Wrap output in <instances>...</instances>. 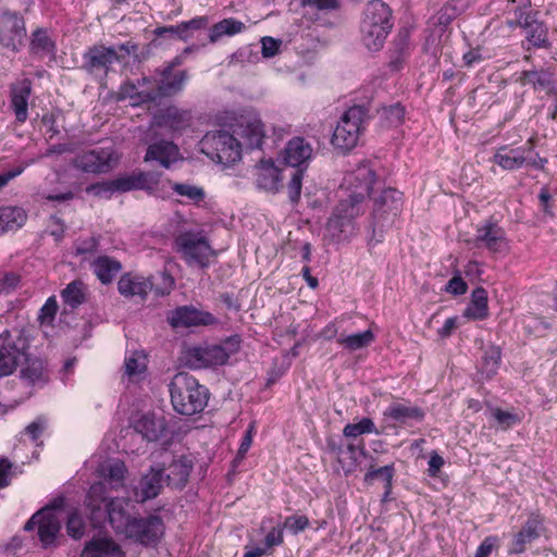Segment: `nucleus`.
Returning <instances> with one entry per match:
<instances>
[{
	"instance_id": "f257e3e1",
	"label": "nucleus",
	"mask_w": 557,
	"mask_h": 557,
	"mask_svg": "<svg viewBox=\"0 0 557 557\" xmlns=\"http://www.w3.org/2000/svg\"><path fill=\"white\" fill-rule=\"evenodd\" d=\"M375 182V172L369 162L360 163L343 177L339 201L327 221V232L337 242L357 234L356 218L363 213L362 203Z\"/></svg>"
},
{
	"instance_id": "f03ea898",
	"label": "nucleus",
	"mask_w": 557,
	"mask_h": 557,
	"mask_svg": "<svg viewBox=\"0 0 557 557\" xmlns=\"http://www.w3.org/2000/svg\"><path fill=\"white\" fill-rule=\"evenodd\" d=\"M180 63V59L175 58L172 63L158 73L157 77L144 76L136 82L124 83L120 87V98H128L134 106H138L178 94L187 81L185 71H174V66Z\"/></svg>"
},
{
	"instance_id": "7ed1b4c3",
	"label": "nucleus",
	"mask_w": 557,
	"mask_h": 557,
	"mask_svg": "<svg viewBox=\"0 0 557 557\" xmlns=\"http://www.w3.org/2000/svg\"><path fill=\"white\" fill-rule=\"evenodd\" d=\"M106 484L98 482L89 487L86 506L89 509L90 520L94 524H99L102 520L109 519L112 528L120 534L126 533L134 518L126 511L125 507L128 500L124 498H114L110 502L106 496Z\"/></svg>"
},
{
	"instance_id": "20e7f679",
	"label": "nucleus",
	"mask_w": 557,
	"mask_h": 557,
	"mask_svg": "<svg viewBox=\"0 0 557 557\" xmlns=\"http://www.w3.org/2000/svg\"><path fill=\"white\" fill-rule=\"evenodd\" d=\"M393 27V12L386 2H368L360 24L361 41L369 51H379Z\"/></svg>"
},
{
	"instance_id": "39448f33",
	"label": "nucleus",
	"mask_w": 557,
	"mask_h": 557,
	"mask_svg": "<svg viewBox=\"0 0 557 557\" xmlns=\"http://www.w3.org/2000/svg\"><path fill=\"white\" fill-rule=\"evenodd\" d=\"M169 389L173 408L181 414L193 416L202 411L207 405V388L187 373L175 374Z\"/></svg>"
},
{
	"instance_id": "423d86ee",
	"label": "nucleus",
	"mask_w": 557,
	"mask_h": 557,
	"mask_svg": "<svg viewBox=\"0 0 557 557\" xmlns=\"http://www.w3.org/2000/svg\"><path fill=\"white\" fill-rule=\"evenodd\" d=\"M369 122L368 109L363 106H354L341 116L334 129L331 143L334 148L347 152L354 149L366 131Z\"/></svg>"
},
{
	"instance_id": "0eeeda50",
	"label": "nucleus",
	"mask_w": 557,
	"mask_h": 557,
	"mask_svg": "<svg viewBox=\"0 0 557 557\" xmlns=\"http://www.w3.org/2000/svg\"><path fill=\"white\" fill-rule=\"evenodd\" d=\"M239 349V341L230 338L223 345L187 347L182 351V362L190 369L225 364Z\"/></svg>"
},
{
	"instance_id": "6e6552de",
	"label": "nucleus",
	"mask_w": 557,
	"mask_h": 557,
	"mask_svg": "<svg viewBox=\"0 0 557 557\" xmlns=\"http://www.w3.org/2000/svg\"><path fill=\"white\" fill-rule=\"evenodd\" d=\"M200 146L212 161L224 165L234 164L242 158L243 144L232 132H209L200 140Z\"/></svg>"
},
{
	"instance_id": "1a4fd4ad",
	"label": "nucleus",
	"mask_w": 557,
	"mask_h": 557,
	"mask_svg": "<svg viewBox=\"0 0 557 557\" xmlns=\"http://www.w3.org/2000/svg\"><path fill=\"white\" fill-rule=\"evenodd\" d=\"M228 126L234 136L242 141L243 148H261L265 131L259 113L253 110H245L235 114Z\"/></svg>"
},
{
	"instance_id": "9d476101",
	"label": "nucleus",
	"mask_w": 557,
	"mask_h": 557,
	"mask_svg": "<svg viewBox=\"0 0 557 557\" xmlns=\"http://www.w3.org/2000/svg\"><path fill=\"white\" fill-rule=\"evenodd\" d=\"M119 161V154L112 146L96 147L78 151L71 160V165L87 174L110 172Z\"/></svg>"
},
{
	"instance_id": "9b49d317",
	"label": "nucleus",
	"mask_w": 557,
	"mask_h": 557,
	"mask_svg": "<svg viewBox=\"0 0 557 557\" xmlns=\"http://www.w3.org/2000/svg\"><path fill=\"white\" fill-rule=\"evenodd\" d=\"M27 348V338L20 330L4 331L0 334V376L14 372L25 357Z\"/></svg>"
},
{
	"instance_id": "f8f14e48",
	"label": "nucleus",
	"mask_w": 557,
	"mask_h": 557,
	"mask_svg": "<svg viewBox=\"0 0 557 557\" xmlns=\"http://www.w3.org/2000/svg\"><path fill=\"white\" fill-rule=\"evenodd\" d=\"M175 245L189 265L206 268L214 255L202 232H184L175 238Z\"/></svg>"
},
{
	"instance_id": "ddd939ff",
	"label": "nucleus",
	"mask_w": 557,
	"mask_h": 557,
	"mask_svg": "<svg viewBox=\"0 0 557 557\" xmlns=\"http://www.w3.org/2000/svg\"><path fill=\"white\" fill-rule=\"evenodd\" d=\"M37 527V535L45 549L58 546L61 530V519L54 509L46 508L36 512L25 524L29 531Z\"/></svg>"
},
{
	"instance_id": "4468645a",
	"label": "nucleus",
	"mask_w": 557,
	"mask_h": 557,
	"mask_svg": "<svg viewBox=\"0 0 557 557\" xmlns=\"http://www.w3.org/2000/svg\"><path fill=\"white\" fill-rule=\"evenodd\" d=\"M539 12L535 11L531 2H524L515 11V18L508 23L510 26H519L527 29V38L534 47L543 48L547 46V29L537 21Z\"/></svg>"
},
{
	"instance_id": "2eb2a0df",
	"label": "nucleus",
	"mask_w": 557,
	"mask_h": 557,
	"mask_svg": "<svg viewBox=\"0 0 557 557\" xmlns=\"http://www.w3.org/2000/svg\"><path fill=\"white\" fill-rule=\"evenodd\" d=\"M26 27L23 16L15 12H3L0 15V45L17 52L24 45Z\"/></svg>"
},
{
	"instance_id": "dca6fc26",
	"label": "nucleus",
	"mask_w": 557,
	"mask_h": 557,
	"mask_svg": "<svg viewBox=\"0 0 557 557\" xmlns=\"http://www.w3.org/2000/svg\"><path fill=\"white\" fill-rule=\"evenodd\" d=\"M119 61H121V57L117 54L115 47H106L103 45H95L88 48L83 55L84 69L94 75H106L110 66Z\"/></svg>"
},
{
	"instance_id": "f3484780",
	"label": "nucleus",
	"mask_w": 557,
	"mask_h": 557,
	"mask_svg": "<svg viewBox=\"0 0 557 557\" xmlns=\"http://www.w3.org/2000/svg\"><path fill=\"white\" fill-rule=\"evenodd\" d=\"M163 522L157 516L138 519L134 518V521L131 527H128L125 536L144 545H153L163 534Z\"/></svg>"
},
{
	"instance_id": "a211bd4d",
	"label": "nucleus",
	"mask_w": 557,
	"mask_h": 557,
	"mask_svg": "<svg viewBox=\"0 0 557 557\" xmlns=\"http://www.w3.org/2000/svg\"><path fill=\"white\" fill-rule=\"evenodd\" d=\"M403 207V194L395 188H385L374 199L373 219L376 224L392 222Z\"/></svg>"
},
{
	"instance_id": "6ab92c4d",
	"label": "nucleus",
	"mask_w": 557,
	"mask_h": 557,
	"mask_svg": "<svg viewBox=\"0 0 557 557\" xmlns=\"http://www.w3.org/2000/svg\"><path fill=\"white\" fill-rule=\"evenodd\" d=\"M473 244L476 248H485L492 253H506L509 250L504 228L495 223L479 226Z\"/></svg>"
},
{
	"instance_id": "aec40b11",
	"label": "nucleus",
	"mask_w": 557,
	"mask_h": 557,
	"mask_svg": "<svg viewBox=\"0 0 557 557\" xmlns=\"http://www.w3.org/2000/svg\"><path fill=\"white\" fill-rule=\"evenodd\" d=\"M159 466L164 468L168 485L175 488L185 486L193 467L187 457L176 458L169 451L162 453V462Z\"/></svg>"
},
{
	"instance_id": "412c9836",
	"label": "nucleus",
	"mask_w": 557,
	"mask_h": 557,
	"mask_svg": "<svg viewBox=\"0 0 557 557\" xmlns=\"http://www.w3.org/2000/svg\"><path fill=\"white\" fill-rule=\"evenodd\" d=\"M544 532V518L539 513H531L521 530L513 536L510 554H522L529 544L537 540Z\"/></svg>"
},
{
	"instance_id": "4be33fe9",
	"label": "nucleus",
	"mask_w": 557,
	"mask_h": 557,
	"mask_svg": "<svg viewBox=\"0 0 557 557\" xmlns=\"http://www.w3.org/2000/svg\"><path fill=\"white\" fill-rule=\"evenodd\" d=\"M164 468L158 465L151 466L149 471L144 474L135 487L136 502L144 503L157 497L163 486Z\"/></svg>"
},
{
	"instance_id": "5701e85b",
	"label": "nucleus",
	"mask_w": 557,
	"mask_h": 557,
	"mask_svg": "<svg viewBox=\"0 0 557 557\" xmlns=\"http://www.w3.org/2000/svg\"><path fill=\"white\" fill-rule=\"evenodd\" d=\"M32 94V82L27 78L18 81L11 86L10 106L16 121L23 123L28 117V100Z\"/></svg>"
},
{
	"instance_id": "b1692460",
	"label": "nucleus",
	"mask_w": 557,
	"mask_h": 557,
	"mask_svg": "<svg viewBox=\"0 0 557 557\" xmlns=\"http://www.w3.org/2000/svg\"><path fill=\"white\" fill-rule=\"evenodd\" d=\"M311 144L302 137L292 138L283 150V160L293 168H299L312 157Z\"/></svg>"
},
{
	"instance_id": "393cba45",
	"label": "nucleus",
	"mask_w": 557,
	"mask_h": 557,
	"mask_svg": "<svg viewBox=\"0 0 557 557\" xmlns=\"http://www.w3.org/2000/svg\"><path fill=\"white\" fill-rule=\"evenodd\" d=\"M213 317L209 312H203L188 306L178 307L169 318L170 324L174 327L207 325L211 323Z\"/></svg>"
},
{
	"instance_id": "a878e982",
	"label": "nucleus",
	"mask_w": 557,
	"mask_h": 557,
	"mask_svg": "<svg viewBox=\"0 0 557 557\" xmlns=\"http://www.w3.org/2000/svg\"><path fill=\"white\" fill-rule=\"evenodd\" d=\"M21 379L29 385H44L48 381V370L45 362L27 354L18 364Z\"/></svg>"
},
{
	"instance_id": "bb28decb",
	"label": "nucleus",
	"mask_w": 557,
	"mask_h": 557,
	"mask_svg": "<svg viewBox=\"0 0 557 557\" xmlns=\"http://www.w3.org/2000/svg\"><path fill=\"white\" fill-rule=\"evenodd\" d=\"M282 174L273 161H261L257 166L256 183L260 189L277 193L282 187Z\"/></svg>"
},
{
	"instance_id": "cd10ccee",
	"label": "nucleus",
	"mask_w": 557,
	"mask_h": 557,
	"mask_svg": "<svg viewBox=\"0 0 557 557\" xmlns=\"http://www.w3.org/2000/svg\"><path fill=\"white\" fill-rule=\"evenodd\" d=\"M384 417L397 424L411 425L412 422L422 421L424 412L419 407L406 403H393L384 411Z\"/></svg>"
},
{
	"instance_id": "c85d7f7f",
	"label": "nucleus",
	"mask_w": 557,
	"mask_h": 557,
	"mask_svg": "<svg viewBox=\"0 0 557 557\" xmlns=\"http://www.w3.org/2000/svg\"><path fill=\"white\" fill-rule=\"evenodd\" d=\"M528 160V154L522 147L509 148L502 146L493 156V162L506 171L521 169Z\"/></svg>"
},
{
	"instance_id": "c756f323",
	"label": "nucleus",
	"mask_w": 557,
	"mask_h": 557,
	"mask_svg": "<svg viewBox=\"0 0 557 557\" xmlns=\"http://www.w3.org/2000/svg\"><path fill=\"white\" fill-rule=\"evenodd\" d=\"M154 121L158 126L168 127L174 132H181L190 126L191 113L188 110L170 107L156 116Z\"/></svg>"
},
{
	"instance_id": "7c9ffc66",
	"label": "nucleus",
	"mask_w": 557,
	"mask_h": 557,
	"mask_svg": "<svg viewBox=\"0 0 557 557\" xmlns=\"http://www.w3.org/2000/svg\"><path fill=\"white\" fill-rule=\"evenodd\" d=\"M152 287L153 283L150 278L129 273L122 275L117 282L120 294L126 297L139 296L145 298Z\"/></svg>"
},
{
	"instance_id": "2f4dec72",
	"label": "nucleus",
	"mask_w": 557,
	"mask_h": 557,
	"mask_svg": "<svg viewBox=\"0 0 557 557\" xmlns=\"http://www.w3.org/2000/svg\"><path fill=\"white\" fill-rule=\"evenodd\" d=\"M81 557H123V553L112 539L98 536L86 543Z\"/></svg>"
},
{
	"instance_id": "473e14b6",
	"label": "nucleus",
	"mask_w": 557,
	"mask_h": 557,
	"mask_svg": "<svg viewBox=\"0 0 557 557\" xmlns=\"http://www.w3.org/2000/svg\"><path fill=\"white\" fill-rule=\"evenodd\" d=\"M135 431L149 442L157 441L165 431V420L162 416L144 414L136 421Z\"/></svg>"
},
{
	"instance_id": "72a5a7b5",
	"label": "nucleus",
	"mask_w": 557,
	"mask_h": 557,
	"mask_svg": "<svg viewBox=\"0 0 557 557\" xmlns=\"http://www.w3.org/2000/svg\"><path fill=\"white\" fill-rule=\"evenodd\" d=\"M178 148L172 141L162 140L148 147L145 160H156L164 168H170L178 159Z\"/></svg>"
},
{
	"instance_id": "f704fd0d",
	"label": "nucleus",
	"mask_w": 557,
	"mask_h": 557,
	"mask_svg": "<svg viewBox=\"0 0 557 557\" xmlns=\"http://www.w3.org/2000/svg\"><path fill=\"white\" fill-rule=\"evenodd\" d=\"M94 274L102 284H110L122 270V264L114 258L100 256L91 262Z\"/></svg>"
},
{
	"instance_id": "c9c22d12",
	"label": "nucleus",
	"mask_w": 557,
	"mask_h": 557,
	"mask_svg": "<svg viewBox=\"0 0 557 557\" xmlns=\"http://www.w3.org/2000/svg\"><path fill=\"white\" fill-rule=\"evenodd\" d=\"M29 51L40 58L54 54L55 41L47 28H37L32 33Z\"/></svg>"
},
{
	"instance_id": "e433bc0d",
	"label": "nucleus",
	"mask_w": 557,
	"mask_h": 557,
	"mask_svg": "<svg viewBox=\"0 0 557 557\" xmlns=\"http://www.w3.org/2000/svg\"><path fill=\"white\" fill-rule=\"evenodd\" d=\"M433 15L429 20L430 27H438V32H444L451 21L460 13V10L451 2H435L432 8Z\"/></svg>"
},
{
	"instance_id": "4c0bfd02",
	"label": "nucleus",
	"mask_w": 557,
	"mask_h": 557,
	"mask_svg": "<svg viewBox=\"0 0 557 557\" xmlns=\"http://www.w3.org/2000/svg\"><path fill=\"white\" fill-rule=\"evenodd\" d=\"M98 472L113 488H117L124 484L126 467L123 461L112 459L102 462L98 468Z\"/></svg>"
},
{
	"instance_id": "58836bf2",
	"label": "nucleus",
	"mask_w": 557,
	"mask_h": 557,
	"mask_svg": "<svg viewBox=\"0 0 557 557\" xmlns=\"http://www.w3.org/2000/svg\"><path fill=\"white\" fill-rule=\"evenodd\" d=\"M27 219L26 212L18 207L0 209V235L22 227Z\"/></svg>"
},
{
	"instance_id": "ea45409f",
	"label": "nucleus",
	"mask_w": 557,
	"mask_h": 557,
	"mask_svg": "<svg viewBox=\"0 0 557 557\" xmlns=\"http://www.w3.org/2000/svg\"><path fill=\"white\" fill-rule=\"evenodd\" d=\"M488 315L487 293L478 287L472 292L471 301L465 310V317L472 320H484Z\"/></svg>"
},
{
	"instance_id": "a19ab883",
	"label": "nucleus",
	"mask_w": 557,
	"mask_h": 557,
	"mask_svg": "<svg viewBox=\"0 0 557 557\" xmlns=\"http://www.w3.org/2000/svg\"><path fill=\"white\" fill-rule=\"evenodd\" d=\"M375 339L371 330H366L360 333L344 335L337 337V343L348 351H356L370 346Z\"/></svg>"
},
{
	"instance_id": "79ce46f5",
	"label": "nucleus",
	"mask_w": 557,
	"mask_h": 557,
	"mask_svg": "<svg viewBox=\"0 0 557 557\" xmlns=\"http://www.w3.org/2000/svg\"><path fill=\"white\" fill-rule=\"evenodd\" d=\"M87 286L79 280L73 281L62 290L61 297L65 305L75 309L86 300Z\"/></svg>"
},
{
	"instance_id": "37998d69",
	"label": "nucleus",
	"mask_w": 557,
	"mask_h": 557,
	"mask_svg": "<svg viewBox=\"0 0 557 557\" xmlns=\"http://www.w3.org/2000/svg\"><path fill=\"white\" fill-rule=\"evenodd\" d=\"M245 28V24L235 18H225L219 23H215L209 34L211 42H216L223 36H234L239 34Z\"/></svg>"
},
{
	"instance_id": "c03bdc74",
	"label": "nucleus",
	"mask_w": 557,
	"mask_h": 557,
	"mask_svg": "<svg viewBox=\"0 0 557 557\" xmlns=\"http://www.w3.org/2000/svg\"><path fill=\"white\" fill-rule=\"evenodd\" d=\"M147 369L145 356L139 351H133L125 358L124 374L131 381H138Z\"/></svg>"
},
{
	"instance_id": "a18cd8bd",
	"label": "nucleus",
	"mask_w": 557,
	"mask_h": 557,
	"mask_svg": "<svg viewBox=\"0 0 557 557\" xmlns=\"http://www.w3.org/2000/svg\"><path fill=\"white\" fill-rule=\"evenodd\" d=\"M171 189L194 205H199L206 198V191L202 187L189 183H171Z\"/></svg>"
},
{
	"instance_id": "49530a36",
	"label": "nucleus",
	"mask_w": 557,
	"mask_h": 557,
	"mask_svg": "<svg viewBox=\"0 0 557 557\" xmlns=\"http://www.w3.org/2000/svg\"><path fill=\"white\" fill-rule=\"evenodd\" d=\"M207 25H208V18L200 16V17H196L190 21H187V22H183V23L178 24L177 26L158 28L157 34L162 35L164 33H172V34H177V36L180 38H186L187 37L186 33L189 29H200V28L206 27Z\"/></svg>"
},
{
	"instance_id": "de8ad7c7",
	"label": "nucleus",
	"mask_w": 557,
	"mask_h": 557,
	"mask_svg": "<svg viewBox=\"0 0 557 557\" xmlns=\"http://www.w3.org/2000/svg\"><path fill=\"white\" fill-rule=\"evenodd\" d=\"M394 476L393 465L384 466L377 469H371L364 476V481L372 483L374 480H382L385 483V493L383 500H386L392 491V480Z\"/></svg>"
},
{
	"instance_id": "09e8293b",
	"label": "nucleus",
	"mask_w": 557,
	"mask_h": 557,
	"mask_svg": "<svg viewBox=\"0 0 557 557\" xmlns=\"http://www.w3.org/2000/svg\"><path fill=\"white\" fill-rule=\"evenodd\" d=\"M146 178L144 174L119 177L113 181H110V186L112 187L113 193L115 191H128L132 189L143 188L145 185Z\"/></svg>"
},
{
	"instance_id": "8fccbe9b",
	"label": "nucleus",
	"mask_w": 557,
	"mask_h": 557,
	"mask_svg": "<svg viewBox=\"0 0 557 557\" xmlns=\"http://www.w3.org/2000/svg\"><path fill=\"white\" fill-rule=\"evenodd\" d=\"M346 437H357L362 434L375 433L377 430L374 422L370 418H363L358 423H349L343 431Z\"/></svg>"
},
{
	"instance_id": "3c124183",
	"label": "nucleus",
	"mask_w": 557,
	"mask_h": 557,
	"mask_svg": "<svg viewBox=\"0 0 557 557\" xmlns=\"http://www.w3.org/2000/svg\"><path fill=\"white\" fill-rule=\"evenodd\" d=\"M499 363L500 349L497 346H490L483 356L482 371L490 377L496 373Z\"/></svg>"
},
{
	"instance_id": "603ef678",
	"label": "nucleus",
	"mask_w": 557,
	"mask_h": 557,
	"mask_svg": "<svg viewBox=\"0 0 557 557\" xmlns=\"http://www.w3.org/2000/svg\"><path fill=\"white\" fill-rule=\"evenodd\" d=\"M86 524L82 517V515L78 512V510L72 511L66 521V532L69 536H71L74 540H79L85 534Z\"/></svg>"
},
{
	"instance_id": "864d4df0",
	"label": "nucleus",
	"mask_w": 557,
	"mask_h": 557,
	"mask_svg": "<svg viewBox=\"0 0 557 557\" xmlns=\"http://www.w3.org/2000/svg\"><path fill=\"white\" fill-rule=\"evenodd\" d=\"M381 117L387 126H398L404 122L405 108L400 103L384 107L381 111Z\"/></svg>"
},
{
	"instance_id": "5fc2aeb1",
	"label": "nucleus",
	"mask_w": 557,
	"mask_h": 557,
	"mask_svg": "<svg viewBox=\"0 0 557 557\" xmlns=\"http://www.w3.org/2000/svg\"><path fill=\"white\" fill-rule=\"evenodd\" d=\"M492 417L495 419L497 425L502 430H508L521 421L520 417L517 413L511 411H505L498 408L492 411Z\"/></svg>"
},
{
	"instance_id": "6e6d98bb",
	"label": "nucleus",
	"mask_w": 557,
	"mask_h": 557,
	"mask_svg": "<svg viewBox=\"0 0 557 557\" xmlns=\"http://www.w3.org/2000/svg\"><path fill=\"white\" fill-rule=\"evenodd\" d=\"M58 302L54 296L47 299L40 309L39 321L41 324L51 325L58 312Z\"/></svg>"
},
{
	"instance_id": "4d7b16f0",
	"label": "nucleus",
	"mask_w": 557,
	"mask_h": 557,
	"mask_svg": "<svg viewBox=\"0 0 557 557\" xmlns=\"http://www.w3.org/2000/svg\"><path fill=\"white\" fill-rule=\"evenodd\" d=\"M302 181V170L297 169L293 171L290 175V182L288 184V194L292 201H297L300 197Z\"/></svg>"
},
{
	"instance_id": "13d9d810",
	"label": "nucleus",
	"mask_w": 557,
	"mask_h": 557,
	"mask_svg": "<svg viewBox=\"0 0 557 557\" xmlns=\"http://www.w3.org/2000/svg\"><path fill=\"white\" fill-rule=\"evenodd\" d=\"M99 242L96 237H88L75 243L74 249L77 256L90 255L97 251Z\"/></svg>"
},
{
	"instance_id": "bf43d9fd",
	"label": "nucleus",
	"mask_w": 557,
	"mask_h": 557,
	"mask_svg": "<svg viewBox=\"0 0 557 557\" xmlns=\"http://www.w3.org/2000/svg\"><path fill=\"white\" fill-rule=\"evenodd\" d=\"M309 525V520L306 516H290L284 522V528L288 529L294 534L304 531Z\"/></svg>"
},
{
	"instance_id": "052dcab7",
	"label": "nucleus",
	"mask_w": 557,
	"mask_h": 557,
	"mask_svg": "<svg viewBox=\"0 0 557 557\" xmlns=\"http://www.w3.org/2000/svg\"><path fill=\"white\" fill-rule=\"evenodd\" d=\"M468 285L460 275H454L446 284L445 290L451 295L459 296L467 293Z\"/></svg>"
},
{
	"instance_id": "680f3d73",
	"label": "nucleus",
	"mask_w": 557,
	"mask_h": 557,
	"mask_svg": "<svg viewBox=\"0 0 557 557\" xmlns=\"http://www.w3.org/2000/svg\"><path fill=\"white\" fill-rule=\"evenodd\" d=\"M261 44H262V55L264 58H272L277 54L282 41L274 39L272 37H263L261 39Z\"/></svg>"
},
{
	"instance_id": "e2e57ef3",
	"label": "nucleus",
	"mask_w": 557,
	"mask_h": 557,
	"mask_svg": "<svg viewBox=\"0 0 557 557\" xmlns=\"http://www.w3.org/2000/svg\"><path fill=\"white\" fill-rule=\"evenodd\" d=\"M46 429V420L42 418H37L30 424H28L25 429V434H27L33 441L39 438L44 430Z\"/></svg>"
},
{
	"instance_id": "0e129e2a",
	"label": "nucleus",
	"mask_w": 557,
	"mask_h": 557,
	"mask_svg": "<svg viewBox=\"0 0 557 557\" xmlns=\"http://www.w3.org/2000/svg\"><path fill=\"white\" fill-rule=\"evenodd\" d=\"M252 434H253V425H250L242 440L240 446L237 451L236 460L244 459L245 455L247 454V451L249 450V448L252 444Z\"/></svg>"
},
{
	"instance_id": "69168bd1",
	"label": "nucleus",
	"mask_w": 557,
	"mask_h": 557,
	"mask_svg": "<svg viewBox=\"0 0 557 557\" xmlns=\"http://www.w3.org/2000/svg\"><path fill=\"white\" fill-rule=\"evenodd\" d=\"M283 543V528H273L265 536V547L269 549Z\"/></svg>"
},
{
	"instance_id": "338daca9",
	"label": "nucleus",
	"mask_w": 557,
	"mask_h": 557,
	"mask_svg": "<svg viewBox=\"0 0 557 557\" xmlns=\"http://www.w3.org/2000/svg\"><path fill=\"white\" fill-rule=\"evenodd\" d=\"M87 191L92 193L95 196H98V197H102V196L110 197L113 194L112 187L110 186V181L90 185L87 188Z\"/></svg>"
},
{
	"instance_id": "774afa93",
	"label": "nucleus",
	"mask_w": 557,
	"mask_h": 557,
	"mask_svg": "<svg viewBox=\"0 0 557 557\" xmlns=\"http://www.w3.org/2000/svg\"><path fill=\"white\" fill-rule=\"evenodd\" d=\"M444 466V459L437 453H432L429 460V474L431 476H436L440 472L441 468Z\"/></svg>"
}]
</instances>
